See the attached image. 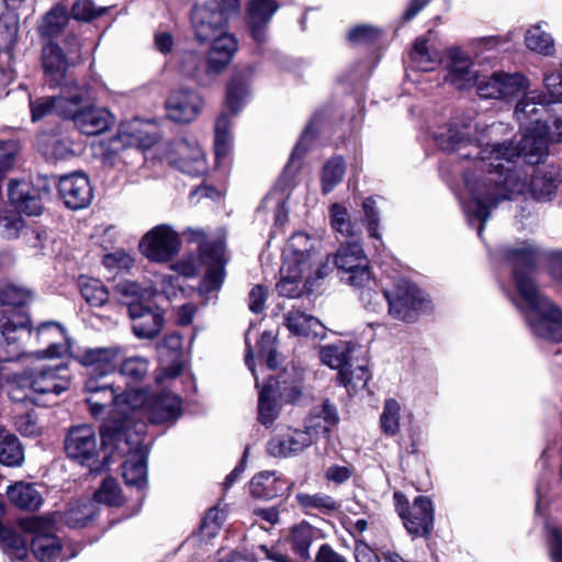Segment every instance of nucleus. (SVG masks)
Masks as SVG:
<instances>
[{
	"mask_svg": "<svg viewBox=\"0 0 562 562\" xmlns=\"http://www.w3.org/2000/svg\"><path fill=\"white\" fill-rule=\"evenodd\" d=\"M23 460L24 452L18 437L0 431V462L8 467H18Z\"/></svg>",
	"mask_w": 562,
	"mask_h": 562,
	"instance_id": "nucleus-46",
	"label": "nucleus"
},
{
	"mask_svg": "<svg viewBox=\"0 0 562 562\" xmlns=\"http://www.w3.org/2000/svg\"><path fill=\"white\" fill-rule=\"evenodd\" d=\"M105 378L100 374H89L85 383V391L88 394L86 402L93 417H99L106 406L113 405L116 398V390L105 381Z\"/></svg>",
	"mask_w": 562,
	"mask_h": 562,
	"instance_id": "nucleus-25",
	"label": "nucleus"
},
{
	"mask_svg": "<svg viewBox=\"0 0 562 562\" xmlns=\"http://www.w3.org/2000/svg\"><path fill=\"white\" fill-rule=\"evenodd\" d=\"M66 11L61 8H54L46 13L42 23L38 26V32L42 37L53 38L57 36L67 23Z\"/></svg>",
	"mask_w": 562,
	"mask_h": 562,
	"instance_id": "nucleus-50",
	"label": "nucleus"
},
{
	"mask_svg": "<svg viewBox=\"0 0 562 562\" xmlns=\"http://www.w3.org/2000/svg\"><path fill=\"white\" fill-rule=\"evenodd\" d=\"M207 52V60L211 63V71L216 77L221 75L231 64L238 49L237 40L227 31L221 32L212 37Z\"/></svg>",
	"mask_w": 562,
	"mask_h": 562,
	"instance_id": "nucleus-28",
	"label": "nucleus"
},
{
	"mask_svg": "<svg viewBox=\"0 0 562 562\" xmlns=\"http://www.w3.org/2000/svg\"><path fill=\"white\" fill-rule=\"evenodd\" d=\"M283 389L280 383L270 378L259 392L258 418L265 425H271L279 415V406L276 402L277 395H282Z\"/></svg>",
	"mask_w": 562,
	"mask_h": 562,
	"instance_id": "nucleus-35",
	"label": "nucleus"
},
{
	"mask_svg": "<svg viewBox=\"0 0 562 562\" xmlns=\"http://www.w3.org/2000/svg\"><path fill=\"white\" fill-rule=\"evenodd\" d=\"M0 536L11 560H22L26 557V541L21 536L11 530H1Z\"/></svg>",
	"mask_w": 562,
	"mask_h": 562,
	"instance_id": "nucleus-59",
	"label": "nucleus"
},
{
	"mask_svg": "<svg viewBox=\"0 0 562 562\" xmlns=\"http://www.w3.org/2000/svg\"><path fill=\"white\" fill-rule=\"evenodd\" d=\"M158 139L157 126L139 120L121 124L116 135V142L121 143L123 147H135L137 149L150 148Z\"/></svg>",
	"mask_w": 562,
	"mask_h": 562,
	"instance_id": "nucleus-23",
	"label": "nucleus"
},
{
	"mask_svg": "<svg viewBox=\"0 0 562 562\" xmlns=\"http://www.w3.org/2000/svg\"><path fill=\"white\" fill-rule=\"evenodd\" d=\"M80 292L82 297L92 306H102L109 300V292L98 279L81 278Z\"/></svg>",
	"mask_w": 562,
	"mask_h": 562,
	"instance_id": "nucleus-48",
	"label": "nucleus"
},
{
	"mask_svg": "<svg viewBox=\"0 0 562 562\" xmlns=\"http://www.w3.org/2000/svg\"><path fill=\"white\" fill-rule=\"evenodd\" d=\"M509 134L507 124L491 125L454 120L434 133L436 145L443 151H460L461 159H472L473 170L463 173L471 198L463 209L468 221L479 222L477 235L482 233L492 207L504 200H512L526 190V173L516 169L515 159L529 165L542 161L548 151V139L541 130L525 127L521 138L502 142Z\"/></svg>",
	"mask_w": 562,
	"mask_h": 562,
	"instance_id": "nucleus-1",
	"label": "nucleus"
},
{
	"mask_svg": "<svg viewBox=\"0 0 562 562\" xmlns=\"http://www.w3.org/2000/svg\"><path fill=\"white\" fill-rule=\"evenodd\" d=\"M314 538L313 527L308 524H300L291 531L293 550L303 559L310 558V547Z\"/></svg>",
	"mask_w": 562,
	"mask_h": 562,
	"instance_id": "nucleus-52",
	"label": "nucleus"
},
{
	"mask_svg": "<svg viewBox=\"0 0 562 562\" xmlns=\"http://www.w3.org/2000/svg\"><path fill=\"white\" fill-rule=\"evenodd\" d=\"M8 198L16 212L0 214V233L5 238H15L24 226L20 213L36 216L42 213L43 205L38 190L27 181H10Z\"/></svg>",
	"mask_w": 562,
	"mask_h": 562,
	"instance_id": "nucleus-6",
	"label": "nucleus"
},
{
	"mask_svg": "<svg viewBox=\"0 0 562 562\" xmlns=\"http://www.w3.org/2000/svg\"><path fill=\"white\" fill-rule=\"evenodd\" d=\"M42 64L50 86L60 85L66 76L68 64L61 48L57 44L48 42L44 45Z\"/></svg>",
	"mask_w": 562,
	"mask_h": 562,
	"instance_id": "nucleus-34",
	"label": "nucleus"
},
{
	"mask_svg": "<svg viewBox=\"0 0 562 562\" xmlns=\"http://www.w3.org/2000/svg\"><path fill=\"white\" fill-rule=\"evenodd\" d=\"M153 395L147 394L144 390H128L123 393L116 394L113 402V409L116 414L122 416V419H108L103 424L112 423L115 425L116 431L121 430L122 434H135L136 429H145L144 424H136V417H146V406L149 405Z\"/></svg>",
	"mask_w": 562,
	"mask_h": 562,
	"instance_id": "nucleus-12",
	"label": "nucleus"
},
{
	"mask_svg": "<svg viewBox=\"0 0 562 562\" xmlns=\"http://www.w3.org/2000/svg\"><path fill=\"white\" fill-rule=\"evenodd\" d=\"M181 239L167 224L157 225L146 233L140 243V252L153 262H168L180 251Z\"/></svg>",
	"mask_w": 562,
	"mask_h": 562,
	"instance_id": "nucleus-14",
	"label": "nucleus"
},
{
	"mask_svg": "<svg viewBox=\"0 0 562 562\" xmlns=\"http://www.w3.org/2000/svg\"><path fill=\"white\" fill-rule=\"evenodd\" d=\"M8 498L15 506L29 510H36L43 504L42 494L34 484L18 482L7 490Z\"/></svg>",
	"mask_w": 562,
	"mask_h": 562,
	"instance_id": "nucleus-38",
	"label": "nucleus"
},
{
	"mask_svg": "<svg viewBox=\"0 0 562 562\" xmlns=\"http://www.w3.org/2000/svg\"><path fill=\"white\" fill-rule=\"evenodd\" d=\"M295 498L305 512L317 510L322 514H330L339 508L338 503L330 495L324 493H299Z\"/></svg>",
	"mask_w": 562,
	"mask_h": 562,
	"instance_id": "nucleus-45",
	"label": "nucleus"
},
{
	"mask_svg": "<svg viewBox=\"0 0 562 562\" xmlns=\"http://www.w3.org/2000/svg\"><path fill=\"white\" fill-rule=\"evenodd\" d=\"M351 346L347 341H338L337 344H329L321 348V361L331 369H344L350 363L349 356Z\"/></svg>",
	"mask_w": 562,
	"mask_h": 562,
	"instance_id": "nucleus-43",
	"label": "nucleus"
},
{
	"mask_svg": "<svg viewBox=\"0 0 562 562\" xmlns=\"http://www.w3.org/2000/svg\"><path fill=\"white\" fill-rule=\"evenodd\" d=\"M333 263L346 283L362 288L371 278L369 260L358 241L342 244L334 255Z\"/></svg>",
	"mask_w": 562,
	"mask_h": 562,
	"instance_id": "nucleus-10",
	"label": "nucleus"
},
{
	"mask_svg": "<svg viewBox=\"0 0 562 562\" xmlns=\"http://www.w3.org/2000/svg\"><path fill=\"white\" fill-rule=\"evenodd\" d=\"M400 411L401 406L397 401L394 398L385 401L380 418L381 428L385 435L394 436L400 430Z\"/></svg>",
	"mask_w": 562,
	"mask_h": 562,
	"instance_id": "nucleus-54",
	"label": "nucleus"
},
{
	"mask_svg": "<svg viewBox=\"0 0 562 562\" xmlns=\"http://www.w3.org/2000/svg\"><path fill=\"white\" fill-rule=\"evenodd\" d=\"M279 5L276 0H250L247 7L248 24L255 41L266 40L267 25Z\"/></svg>",
	"mask_w": 562,
	"mask_h": 562,
	"instance_id": "nucleus-30",
	"label": "nucleus"
},
{
	"mask_svg": "<svg viewBox=\"0 0 562 562\" xmlns=\"http://www.w3.org/2000/svg\"><path fill=\"white\" fill-rule=\"evenodd\" d=\"M69 89H72V85H66L61 91V94L58 97H47L31 100L30 106L32 121H40L52 113H56L57 115L63 116L59 108H67V97Z\"/></svg>",
	"mask_w": 562,
	"mask_h": 562,
	"instance_id": "nucleus-39",
	"label": "nucleus"
},
{
	"mask_svg": "<svg viewBox=\"0 0 562 562\" xmlns=\"http://www.w3.org/2000/svg\"><path fill=\"white\" fill-rule=\"evenodd\" d=\"M321 243L315 236L303 232L293 234L283 249V262L308 269L312 272Z\"/></svg>",
	"mask_w": 562,
	"mask_h": 562,
	"instance_id": "nucleus-19",
	"label": "nucleus"
},
{
	"mask_svg": "<svg viewBox=\"0 0 562 562\" xmlns=\"http://www.w3.org/2000/svg\"><path fill=\"white\" fill-rule=\"evenodd\" d=\"M31 292L10 282L0 283V334L7 348L5 360H18L24 353V342L31 338L30 317L20 307L31 300Z\"/></svg>",
	"mask_w": 562,
	"mask_h": 562,
	"instance_id": "nucleus-3",
	"label": "nucleus"
},
{
	"mask_svg": "<svg viewBox=\"0 0 562 562\" xmlns=\"http://www.w3.org/2000/svg\"><path fill=\"white\" fill-rule=\"evenodd\" d=\"M501 99L515 97L528 89L527 78L519 74H507L501 71Z\"/></svg>",
	"mask_w": 562,
	"mask_h": 562,
	"instance_id": "nucleus-55",
	"label": "nucleus"
},
{
	"mask_svg": "<svg viewBox=\"0 0 562 562\" xmlns=\"http://www.w3.org/2000/svg\"><path fill=\"white\" fill-rule=\"evenodd\" d=\"M115 292L119 295L120 300L125 299V304L127 305L128 302H135L139 299H143L146 294V292L134 282H121L116 285Z\"/></svg>",
	"mask_w": 562,
	"mask_h": 562,
	"instance_id": "nucleus-64",
	"label": "nucleus"
},
{
	"mask_svg": "<svg viewBox=\"0 0 562 562\" xmlns=\"http://www.w3.org/2000/svg\"><path fill=\"white\" fill-rule=\"evenodd\" d=\"M127 312L132 319L133 333L136 337L151 339L160 333L164 325V318L160 313L135 302L127 303Z\"/></svg>",
	"mask_w": 562,
	"mask_h": 562,
	"instance_id": "nucleus-24",
	"label": "nucleus"
},
{
	"mask_svg": "<svg viewBox=\"0 0 562 562\" xmlns=\"http://www.w3.org/2000/svg\"><path fill=\"white\" fill-rule=\"evenodd\" d=\"M248 86L245 81L234 77L227 87L226 104L233 114H237L246 102Z\"/></svg>",
	"mask_w": 562,
	"mask_h": 562,
	"instance_id": "nucleus-56",
	"label": "nucleus"
},
{
	"mask_svg": "<svg viewBox=\"0 0 562 562\" xmlns=\"http://www.w3.org/2000/svg\"><path fill=\"white\" fill-rule=\"evenodd\" d=\"M291 483L276 472H261L255 475L250 481V493L254 497L271 499L278 496H284L291 488Z\"/></svg>",
	"mask_w": 562,
	"mask_h": 562,
	"instance_id": "nucleus-31",
	"label": "nucleus"
},
{
	"mask_svg": "<svg viewBox=\"0 0 562 562\" xmlns=\"http://www.w3.org/2000/svg\"><path fill=\"white\" fill-rule=\"evenodd\" d=\"M101 440H103L102 437ZM102 445L105 443L99 442L94 428L88 424L70 427L65 438V451L68 458L91 470L98 463Z\"/></svg>",
	"mask_w": 562,
	"mask_h": 562,
	"instance_id": "nucleus-13",
	"label": "nucleus"
},
{
	"mask_svg": "<svg viewBox=\"0 0 562 562\" xmlns=\"http://www.w3.org/2000/svg\"><path fill=\"white\" fill-rule=\"evenodd\" d=\"M112 423L103 424L100 434H102L104 443H114L122 453H127L128 458L124 461L122 475L126 485L143 488L147 484V454L148 448L143 441V426L136 429L135 434H122L114 429Z\"/></svg>",
	"mask_w": 562,
	"mask_h": 562,
	"instance_id": "nucleus-5",
	"label": "nucleus"
},
{
	"mask_svg": "<svg viewBox=\"0 0 562 562\" xmlns=\"http://www.w3.org/2000/svg\"><path fill=\"white\" fill-rule=\"evenodd\" d=\"M311 278L312 272L308 269L283 262L280 269V280L277 283V290L282 296L296 297L302 292L303 279L308 281Z\"/></svg>",
	"mask_w": 562,
	"mask_h": 562,
	"instance_id": "nucleus-36",
	"label": "nucleus"
},
{
	"mask_svg": "<svg viewBox=\"0 0 562 562\" xmlns=\"http://www.w3.org/2000/svg\"><path fill=\"white\" fill-rule=\"evenodd\" d=\"M83 91L76 85L69 89L67 108H59L63 117L71 119L76 127L86 135H99L106 132L114 123L113 115L104 108L85 106Z\"/></svg>",
	"mask_w": 562,
	"mask_h": 562,
	"instance_id": "nucleus-9",
	"label": "nucleus"
},
{
	"mask_svg": "<svg viewBox=\"0 0 562 562\" xmlns=\"http://www.w3.org/2000/svg\"><path fill=\"white\" fill-rule=\"evenodd\" d=\"M362 207L368 223L369 236L380 241L381 237L378 232L379 212L375 207V200L373 198H367L362 203Z\"/></svg>",
	"mask_w": 562,
	"mask_h": 562,
	"instance_id": "nucleus-62",
	"label": "nucleus"
},
{
	"mask_svg": "<svg viewBox=\"0 0 562 562\" xmlns=\"http://www.w3.org/2000/svg\"><path fill=\"white\" fill-rule=\"evenodd\" d=\"M161 361L170 362L169 367L162 369L164 378L173 379L182 371L180 356L182 351V337L177 333L166 335L157 346Z\"/></svg>",
	"mask_w": 562,
	"mask_h": 562,
	"instance_id": "nucleus-33",
	"label": "nucleus"
},
{
	"mask_svg": "<svg viewBox=\"0 0 562 562\" xmlns=\"http://www.w3.org/2000/svg\"><path fill=\"white\" fill-rule=\"evenodd\" d=\"M449 58L446 80L460 90L475 86L479 75L473 69L470 57L459 48H450Z\"/></svg>",
	"mask_w": 562,
	"mask_h": 562,
	"instance_id": "nucleus-27",
	"label": "nucleus"
},
{
	"mask_svg": "<svg viewBox=\"0 0 562 562\" xmlns=\"http://www.w3.org/2000/svg\"><path fill=\"white\" fill-rule=\"evenodd\" d=\"M148 368V360L146 358L135 356L122 361L120 372L127 379L137 382L147 375Z\"/></svg>",
	"mask_w": 562,
	"mask_h": 562,
	"instance_id": "nucleus-58",
	"label": "nucleus"
},
{
	"mask_svg": "<svg viewBox=\"0 0 562 562\" xmlns=\"http://www.w3.org/2000/svg\"><path fill=\"white\" fill-rule=\"evenodd\" d=\"M22 384L40 394L59 395L69 389L68 369L64 366L41 367L25 372Z\"/></svg>",
	"mask_w": 562,
	"mask_h": 562,
	"instance_id": "nucleus-17",
	"label": "nucleus"
},
{
	"mask_svg": "<svg viewBox=\"0 0 562 562\" xmlns=\"http://www.w3.org/2000/svg\"><path fill=\"white\" fill-rule=\"evenodd\" d=\"M21 528L34 537L31 549L35 558L42 562H52L61 550L60 541L50 531V524L41 518L32 517L20 521Z\"/></svg>",
	"mask_w": 562,
	"mask_h": 562,
	"instance_id": "nucleus-16",
	"label": "nucleus"
},
{
	"mask_svg": "<svg viewBox=\"0 0 562 562\" xmlns=\"http://www.w3.org/2000/svg\"><path fill=\"white\" fill-rule=\"evenodd\" d=\"M231 119L226 113L221 114L215 122V155L217 159L224 158L228 155L233 137L229 132Z\"/></svg>",
	"mask_w": 562,
	"mask_h": 562,
	"instance_id": "nucleus-47",
	"label": "nucleus"
},
{
	"mask_svg": "<svg viewBox=\"0 0 562 562\" xmlns=\"http://www.w3.org/2000/svg\"><path fill=\"white\" fill-rule=\"evenodd\" d=\"M58 191L65 205L71 210L88 206L93 196L89 178L82 172L61 176L58 181Z\"/></svg>",
	"mask_w": 562,
	"mask_h": 562,
	"instance_id": "nucleus-20",
	"label": "nucleus"
},
{
	"mask_svg": "<svg viewBox=\"0 0 562 562\" xmlns=\"http://www.w3.org/2000/svg\"><path fill=\"white\" fill-rule=\"evenodd\" d=\"M180 415L181 401L168 391L153 395L149 405L146 406V418L153 424L173 423Z\"/></svg>",
	"mask_w": 562,
	"mask_h": 562,
	"instance_id": "nucleus-29",
	"label": "nucleus"
},
{
	"mask_svg": "<svg viewBox=\"0 0 562 562\" xmlns=\"http://www.w3.org/2000/svg\"><path fill=\"white\" fill-rule=\"evenodd\" d=\"M559 184L554 170L537 169L530 180V192L536 200H550Z\"/></svg>",
	"mask_w": 562,
	"mask_h": 562,
	"instance_id": "nucleus-40",
	"label": "nucleus"
},
{
	"mask_svg": "<svg viewBox=\"0 0 562 562\" xmlns=\"http://www.w3.org/2000/svg\"><path fill=\"white\" fill-rule=\"evenodd\" d=\"M541 256L542 252L531 240L506 243L492 252L495 265L512 271L519 296L514 302L524 312L533 334L560 342L562 312L541 294L533 279V271Z\"/></svg>",
	"mask_w": 562,
	"mask_h": 562,
	"instance_id": "nucleus-2",
	"label": "nucleus"
},
{
	"mask_svg": "<svg viewBox=\"0 0 562 562\" xmlns=\"http://www.w3.org/2000/svg\"><path fill=\"white\" fill-rule=\"evenodd\" d=\"M383 296L389 304L390 315L405 322L414 318L424 302L419 289L405 279H398L391 289H384Z\"/></svg>",
	"mask_w": 562,
	"mask_h": 562,
	"instance_id": "nucleus-15",
	"label": "nucleus"
},
{
	"mask_svg": "<svg viewBox=\"0 0 562 562\" xmlns=\"http://www.w3.org/2000/svg\"><path fill=\"white\" fill-rule=\"evenodd\" d=\"M108 11V7H97L92 0H76L71 8V15L75 20L89 22Z\"/></svg>",
	"mask_w": 562,
	"mask_h": 562,
	"instance_id": "nucleus-60",
	"label": "nucleus"
},
{
	"mask_svg": "<svg viewBox=\"0 0 562 562\" xmlns=\"http://www.w3.org/2000/svg\"><path fill=\"white\" fill-rule=\"evenodd\" d=\"M36 146L47 159L63 160L74 155L72 143L67 135L43 132L37 136Z\"/></svg>",
	"mask_w": 562,
	"mask_h": 562,
	"instance_id": "nucleus-32",
	"label": "nucleus"
},
{
	"mask_svg": "<svg viewBox=\"0 0 562 562\" xmlns=\"http://www.w3.org/2000/svg\"><path fill=\"white\" fill-rule=\"evenodd\" d=\"M501 71L491 76H479L475 87L480 97L485 99H501Z\"/></svg>",
	"mask_w": 562,
	"mask_h": 562,
	"instance_id": "nucleus-61",
	"label": "nucleus"
},
{
	"mask_svg": "<svg viewBox=\"0 0 562 562\" xmlns=\"http://www.w3.org/2000/svg\"><path fill=\"white\" fill-rule=\"evenodd\" d=\"M169 161L183 173L200 177L206 171L204 153L200 145L187 139H179L172 144Z\"/></svg>",
	"mask_w": 562,
	"mask_h": 562,
	"instance_id": "nucleus-18",
	"label": "nucleus"
},
{
	"mask_svg": "<svg viewBox=\"0 0 562 562\" xmlns=\"http://www.w3.org/2000/svg\"><path fill=\"white\" fill-rule=\"evenodd\" d=\"M329 214L333 229L342 237H357L361 234V224L351 220L346 206L335 203L330 206Z\"/></svg>",
	"mask_w": 562,
	"mask_h": 562,
	"instance_id": "nucleus-41",
	"label": "nucleus"
},
{
	"mask_svg": "<svg viewBox=\"0 0 562 562\" xmlns=\"http://www.w3.org/2000/svg\"><path fill=\"white\" fill-rule=\"evenodd\" d=\"M339 420L335 405L325 401L312 411L304 429H280L268 441L267 451L273 458H290L308 448L321 434H327Z\"/></svg>",
	"mask_w": 562,
	"mask_h": 562,
	"instance_id": "nucleus-4",
	"label": "nucleus"
},
{
	"mask_svg": "<svg viewBox=\"0 0 562 562\" xmlns=\"http://www.w3.org/2000/svg\"><path fill=\"white\" fill-rule=\"evenodd\" d=\"M369 379L370 374L364 364L353 367L349 363L338 372L339 382L349 391L357 390L358 387H364Z\"/></svg>",
	"mask_w": 562,
	"mask_h": 562,
	"instance_id": "nucleus-49",
	"label": "nucleus"
},
{
	"mask_svg": "<svg viewBox=\"0 0 562 562\" xmlns=\"http://www.w3.org/2000/svg\"><path fill=\"white\" fill-rule=\"evenodd\" d=\"M18 144L14 140H0V179L14 164Z\"/></svg>",
	"mask_w": 562,
	"mask_h": 562,
	"instance_id": "nucleus-63",
	"label": "nucleus"
},
{
	"mask_svg": "<svg viewBox=\"0 0 562 562\" xmlns=\"http://www.w3.org/2000/svg\"><path fill=\"white\" fill-rule=\"evenodd\" d=\"M543 85L547 94L532 91L525 94L516 104L514 114L520 125L530 123L535 125L536 130H539L543 123L539 115L546 110V105L562 102V64L559 71L548 70L544 72Z\"/></svg>",
	"mask_w": 562,
	"mask_h": 562,
	"instance_id": "nucleus-8",
	"label": "nucleus"
},
{
	"mask_svg": "<svg viewBox=\"0 0 562 562\" xmlns=\"http://www.w3.org/2000/svg\"><path fill=\"white\" fill-rule=\"evenodd\" d=\"M411 59L418 70L430 71L441 63V54L430 47L426 40L418 38L411 52Z\"/></svg>",
	"mask_w": 562,
	"mask_h": 562,
	"instance_id": "nucleus-42",
	"label": "nucleus"
},
{
	"mask_svg": "<svg viewBox=\"0 0 562 562\" xmlns=\"http://www.w3.org/2000/svg\"><path fill=\"white\" fill-rule=\"evenodd\" d=\"M526 46L544 56H552L555 53L554 40L541 25H533L527 30L525 35Z\"/></svg>",
	"mask_w": 562,
	"mask_h": 562,
	"instance_id": "nucleus-44",
	"label": "nucleus"
},
{
	"mask_svg": "<svg viewBox=\"0 0 562 562\" xmlns=\"http://www.w3.org/2000/svg\"><path fill=\"white\" fill-rule=\"evenodd\" d=\"M345 171V164L341 158L336 157L327 161L322 175L323 192L329 193L341 181Z\"/></svg>",
	"mask_w": 562,
	"mask_h": 562,
	"instance_id": "nucleus-53",
	"label": "nucleus"
},
{
	"mask_svg": "<svg viewBox=\"0 0 562 562\" xmlns=\"http://www.w3.org/2000/svg\"><path fill=\"white\" fill-rule=\"evenodd\" d=\"M396 510L402 518L406 530L415 537L430 535L434 527V506L430 498L417 496L412 506L401 492L394 493Z\"/></svg>",
	"mask_w": 562,
	"mask_h": 562,
	"instance_id": "nucleus-11",
	"label": "nucleus"
},
{
	"mask_svg": "<svg viewBox=\"0 0 562 562\" xmlns=\"http://www.w3.org/2000/svg\"><path fill=\"white\" fill-rule=\"evenodd\" d=\"M95 502L108 506H119L122 502L121 490L117 482L108 477L94 493Z\"/></svg>",
	"mask_w": 562,
	"mask_h": 562,
	"instance_id": "nucleus-57",
	"label": "nucleus"
},
{
	"mask_svg": "<svg viewBox=\"0 0 562 562\" xmlns=\"http://www.w3.org/2000/svg\"><path fill=\"white\" fill-rule=\"evenodd\" d=\"M283 324L290 333L296 336L316 337L322 331L321 322L299 308L288 311L283 316Z\"/></svg>",
	"mask_w": 562,
	"mask_h": 562,
	"instance_id": "nucleus-37",
	"label": "nucleus"
},
{
	"mask_svg": "<svg viewBox=\"0 0 562 562\" xmlns=\"http://www.w3.org/2000/svg\"><path fill=\"white\" fill-rule=\"evenodd\" d=\"M239 0H203L196 3L191 16L195 38L205 43L226 31L229 19L239 12Z\"/></svg>",
	"mask_w": 562,
	"mask_h": 562,
	"instance_id": "nucleus-7",
	"label": "nucleus"
},
{
	"mask_svg": "<svg viewBox=\"0 0 562 562\" xmlns=\"http://www.w3.org/2000/svg\"><path fill=\"white\" fill-rule=\"evenodd\" d=\"M121 355L120 347L91 348L82 351L78 360L90 370L89 374L106 376L116 370Z\"/></svg>",
	"mask_w": 562,
	"mask_h": 562,
	"instance_id": "nucleus-26",
	"label": "nucleus"
},
{
	"mask_svg": "<svg viewBox=\"0 0 562 562\" xmlns=\"http://www.w3.org/2000/svg\"><path fill=\"white\" fill-rule=\"evenodd\" d=\"M175 66L178 72L199 86H210L217 78L211 71V63L196 50H183L177 54Z\"/></svg>",
	"mask_w": 562,
	"mask_h": 562,
	"instance_id": "nucleus-21",
	"label": "nucleus"
},
{
	"mask_svg": "<svg viewBox=\"0 0 562 562\" xmlns=\"http://www.w3.org/2000/svg\"><path fill=\"white\" fill-rule=\"evenodd\" d=\"M93 504L91 502H83L71 504L63 515V520L71 528H80L88 524L93 517Z\"/></svg>",
	"mask_w": 562,
	"mask_h": 562,
	"instance_id": "nucleus-51",
	"label": "nucleus"
},
{
	"mask_svg": "<svg viewBox=\"0 0 562 562\" xmlns=\"http://www.w3.org/2000/svg\"><path fill=\"white\" fill-rule=\"evenodd\" d=\"M202 97L191 89H179L167 100V115L179 123H190L198 117L203 108Z\"/></svg>",
	"mask_w": 562,
	"mask_h": 562,
	"instance_id": "nucleus-22",
	"label": "nucleus"
}]
</instances>
